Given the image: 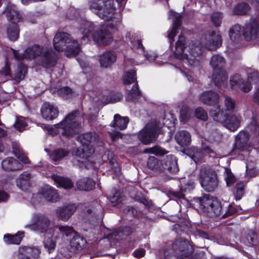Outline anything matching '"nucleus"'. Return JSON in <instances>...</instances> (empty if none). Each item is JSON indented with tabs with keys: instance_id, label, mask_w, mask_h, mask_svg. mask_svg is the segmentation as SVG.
Instances as JSON below:
<instances>
[{
	"instance_id": "nucleus-1",
	"label": "nucleus",
	"mask_w": 259,
	"mask_h": 259,
	"mask_svg": "<svg viewBox=\"0 0 259 259\" xmlns=\"http://www.w3.org/2000/svg\"><path fill=\"white\" fill-rule=\"evenodd\" d=\"M185 38L182 34L179 36V39L176 43L175 56L192 67H198L200 65L201 48H205L210 51H215L222 44L221 34L218 32L211 31L206 34L201 39L199 46L190 44L185 47Z\"/></svg>"
},
{
	"instance_id": "nucleus-2",
	"label": "nucleus",
	"mask_w": 259,
	"mask_h": 259,
	"mask_svg": "<svg viewBox=\"0 0 259 259\" xmlns=\"http://www.w3.org/2000/svg\"><path fill=\"white\" fill-rule=\"evenodd\" d=\"M123 0H94L90 3V9L106 22V27L118 30L122 22L120 7Z\"/></svg>"
},
{
	"instance_id": "nucleus-3",
	"label": "nucleus",
	"mask_w": 259,
	"mask_h": 259,
	"mask_svg": "<svg viewBox=\"0 0 259 259\" xmlns=\"http://www.w3.org/2000/svg\"><path fill=\"white\" fill-rule=\"evenodd\" d=\"M80 29L83 35L80 39L82 44H85L92 39L97 45L104 46L109 45L113 41L111 32L105 26L95 29L94 23L82 20Z\"/></svg>"
},
{
	"instance_id": "nucleus-4",
	"label": "nucleus",
	"mask_w": 259,
	"mask_h": 259,
	"mask_svg": "<svg viewBox=\"0 0 259 259\" xmlns=\"http://www.w3.org/2000/svg\"><path fill=\"white\" fill-rule=\"evenodd\" d=\"M193 250L192 246L186 239L180 238L175 241L171 248L164 252L165 259H206L205 253L201 251L191 256Z\"/></svg>"
},
{
	"instance_id": "nucleus-5",
	"label": "nucleus",
	"mask_w": 259,
	"mask_h": 259,
	"mask_svg": "<svg viewBox=\"0 0 259 259\" xmlns=\"http://www.w3.org/2000/svg\"><path fill=\"white\" fill-rule=\"evenodd\" d=\"M82 117L79 110H75L68 114L59 123L56 124L54 128L57 133L61 134L67 137L79 133Z\"/></svg>"
},
{
	"instance_id": "nucleus-6",
	"label": "nucleus",
	"mask_w": 259,
	"mask_h": 259,
	"mask_svg": "<svg viewBox=\"0 0 259 259\" xmlns=\"http://www.w3.org/2000/svg\"><path fill=\"white\" fill-rule=\"evenodd\" d=\"M54 47L58 52H65L67 56L77 55L80 50L78 41L65 32H59L53 40Z\"/></svg>"
},
{
	"instance_id": "nucleus-7",
	"label": "nucleus",
	"mask_w": 259,
	"mask_h": 259,
	"mask_svg": "<svg viewBox=\"0 0 259 259\" xmlns=\"http://www.w3.org/2000/svg\"><path fill=\"white\" fill-rule=\"evenodd\" d=\"M27 59H33L40 56L38 64L47 68L55 66L56 59L52 51H45L44 48L38 45H34L28 48L24 52Z\"/></svg>"
},
{
	"instance_id": "nucleus-8",
	"label": "nucleus",
	"mask_w": 259,
	"mask_h": 259,
	"mask_svg": "<svg viewBox=\"0 0 259 259\" xmlns=\"http://www.w3.org/2000/svg\"><path fill=\"white\" fill-rule=\"evenodd\" d=\"M199 204L205 211L213 213L215 216L222 215L224 218H227L234 213L230 208L228 211L222 208L220 202L215 198L209 195H205L199 199Z\"/></svg>"
},
{
	"instance_id": "nucleus-9",
	"label": "nucleus",
	"mask_w": 259,
	"mask_h": 259,
	"mask_svg": "<svg viewBox=\"0 0 259 259\" xmlns=\"http://www.w3.org/2000/svg\"><path fill=\"white\" fill-rule=\"evenodd\" d=\"M199 179L202 187L207 192H213L218 187L219 180L216 172L208 166H202Z\"/></svg>"
},
{
	"instance_id": "nucleus-10",
	"label": "nucleus",
	"mask_w": 259,
	"mask_h": 259,
	"mask_svg": "<svg viewBox=\"0 0 259 259\" xmlns=\"http://www.w3.org/2000/svg\"><path fill=\"white\" fill-rule=\"evenodd\" d=\"M248 72V81L245 82L238 74H235L230 78V83L232 89H235L237 87L244 92H249L252 88L251 83H256L258 81V72L249 70Z\"/></svg>"
},
{
	"instance_id": "nucleus-11",
	"label": "nucleus",
	"mask_w": 259,
	"mask_h": 259,
	"mask_svg": "<svg viewBox=\"0 0 259 259\" xmlns=\"http://www.w3.org/2000/svg\"><path fill=\"white\" fill-rule=\"evenodd\" d=\"M51 221L45 215L41 213L34 214L31 218V223L25 226V228L41 233H50L54 229L50 228Z\"/></svg>"
},
{
	"instance_id": "nucleus-12",
	"label": "nucleus",
	"mask_w": 259,
	"mask_h": 259,
	"mask_svg": "<svg viewBox=\"0 0 259 259\" xmlns=\"http://www.w3.org/2000/svg\"><path fill=\"white\" fill-rule=\"evenodd\" d=\"M80 138H82V147L76 150L75 154L80 158H87L94 152V149L90 144L97 140V136L95 133H88L83 134Z\"/></svg>"
},
{
	"instance_id": "nucleus-13",
	"label": "nucleus",
	"mask_w": 259,
	"mask_h": 259,
	"mask_svg": "<svg viewBox=\"0 0 259 259\" xmlns=\"http://www.w3.org/2000/svg\"><path fill=\"white\" fill-rule=\"evenodd\" d=\"M159 130L157 122L148 123L139 133V138L144 144H148L155 140Z\"/></svg>"
},
{
	"instance_id": "nucleus-14",
	"label": "nucleus",
	"mask_w": 259,
	"mask_h": 259,
	"mask_svg": "<svg viewBox=\"0 0 259 259\" xmlns=\"http://www.w3.org/2000/svg\"><path fill=\"white\" fill-rule=\"evenodd\" d=\"M243 34L247 40L255 39L259 37V23L255 19H251L243 27Z\"/></svg>"
},
{
	"instance_id": "nucleus-15",
	"label": "nucleus",
	"mask_w": 259,
	"mask_h": 259,
	"mask_svg": "<svg viewBox=\"0 0 259 259\" xmlns=\"http://www.w3.org/2000/svg\"><path fill=\"white\" fill-rule=\"evenodd\" d=\"M40 251L35 246H20L18 251V259H37Z\"/></svg>"
},
{
	"instance_id": "nucleus-16",
	"label": "nucleus",
	"mask_w": 259,
	"mask_h": 259,
	"mask_svg": "<svg viewBox=\"0 0 259 259\" xmlns=\"http://www.w3.org/2000/svg\"><path fill=\"white\" fill-rule=\"evenodd\" d=\"M5 13L7 20L12 24H17L23 20L21 14L15 5L9 4L6 8Z\"/></svg>"
},
{
	"instance_id": "nucleus-17",
	"label": "nucleus",
	"mask_w": 259,
	"mask_h": 259,
	"mask_svg": "<svg viewBox=\"0 0 259 259\" xmlns=\"http://www.w3.org/2000/svg\"><path fill=\"white\" fill-rule=\"evenodd\" d=\"M77 209L74 204H68L59 207L56 209V214L58 218L63 221H68Z\"/></svg>"
},
{
	"instance_id": "nucleus-18",
	"label": "nucleus",
	"mask_w": 259,
	"mask_h": 259,
	"mask_svg": "<svg viewBox=\"0 0 259 259\" xmlns=\"http://www.w3.org/2000/svg\"><path fill=\"white\" fill-rule=\"evenodd\" d=\"M248 140V134L244 131L240 132L237 136L236 143L232 152L236 154L246 150Z\"/></svg>"
},
{
	"instance_id": "nucleus-19",
	"label": "nucleus",
	"mask_w": 259,
	"mask_h": 259,
	"mask_svg": "<svg viewBox=\"0 0 259 259\" xmlns=\"http://www.w3.org/2000/svg\"><path fill=\"white\" fill-rule=\"evenodd\" d=\"M169 17L172 19V27L171 30L168 31L167 37L169 40L170 45H171L172 42L174 40V38L177 34V30L181 26V16L178 14L176 13L175 12L170 10L169 11Z\"/></svg>"
},
{
	"instance_id": "nucleus-20",
	"label": "nucleus",
	"mask_w": 259,
	"mask_h": 259,
	"mask_svg": "<svg viewBox=\"0 0 259 259\" xmlns=\"http://www.w3.org/2000/svg\"><path fill=\"white\" fill-rule=\"evenodd\" d=\"M37 196L43 197L46 201L52 202H56L59 199V195L56 190L50 186L42 188Z\"/></svg>"
},
{
	"instance_id": "nucleus-21",
	"label": "nucleus",
	"mask_w": 259,
	"mask_h": 259,
	"mask_svg": "<svg viewBox=\"0 0 259 259\" xmlns=\"http://www.w3.org/2000/svg\"><path fill=\"white\" fill-rule=\"evenodd\" d=\"M58 234L59 233L56 232L55 230H53L51 233L45 234L44 244L45 248L49 253L52 252L56 247V240L59 238Z\"/></svg>"
},
{
	"instance_id": "nucleus-22",
	"label": "nucleus",
	"mask_w": 259,
	"mask_h": 259,
	"mask_svg": "<svg viewBox=\"0 0 259 259\" xmlns=\"http://www.w3.org/2000/svg\"><path fill=\"white\" fill-rule=\"evenodd\" d=\"M241 120L240 115L234 113L227 116L226 120L224 122V124L228 130L234 132L240 126Z\"/></svg>"
},
{
	"instance_id": "nucleus-23",
	"label": "nucleus",
	"mask_w": 259,
	"mask_h": 259,
	"mask_svg": "<svg viewBox=\"0 0 259 259\" xmlns=\"http://www.w3.org/2000/svg\"><path fill=\"white\" fill-rule=\"evenodd\" d=\"M200 101L207 105L217 104L219 101V95L213 91H206L202 93L199 96Z\"/></svg>"
},
{
	"instance_id": "nucleus-24",
	"label": "nucleus",
	"mask_w": 259,
	"mask_h": 259,
	"mask_svg": "<svg viewBox=\"0 0 259 259\" xmlns=\"http://www.w3.org/2000/svg\"><path fill=\"white\" fill-rule=\"evenodd\" d=\"M42 116L47 120H53L56 118L59 114V111L56 107L53 105L45 103L41 109Z\"/></svg>"
},
{
	"instance_id": "nucleus-25",
	"label": "nucleus",
	"mask_w": 259,
	"mask_h": 259,
	"mask_svg": "<svg viewBox=\"0 0 259 259\" xmlns=\"http://www.w3.org/2000/svg\"><path fill=\"white\" fill-rule=\"evenodd\" d=\"M2 167L5 170L14 171L22 169L23 165L16 159L9 157L2 161Z\"/></svg>"
},
{
	"instance_id": "nucleus-26",
	"label": "nucleus",
	"mask_w": 259,
	"mask_h": 259,
	"mask_svg": "<svg viewBox=\"0 0 259 259\" xmlns=\"http://www.w3.org/2000/svg\"><path fill=\"white\" fill-rule=\"evenodd\" d=\"M31 178V174L28 172L24 171L17 179L16 185L22 190L27 191L30 187Z\"/></svg>"
},
{
	"instance_id": "nucleus-27",
	"label": "nucleus",
	"mask_w": 259,
	"mask_h": 259,
	"mask_svg": "<svg viewBox=\"0 0 259 259\" xmlns=\"http://www.w3.org/2000/svg\"><path fill=\"white\" fill-rule=\"evenodd\" d=\"M116 60V55L113 52L104 53L100 57V63L102 67L107 68L111 65Z\"/></svg>"
},
{
	"instance_id": "nucleus-28",
	"label": "nucleus",
	"mask_w": 259,
	"mask_h": 259,
	"mask_svg": "<svg viewBox=\"0 0 259 259\" xmlns=\"http://www.w3.org/2000/svg\"><path fill=\"white\" fill-rule=\"evenodd\" d=\"M212 78L216 86L222 87L227 82L228 76L225 70H213Z\"/></svg>"
},
{
	"instance_id": "nucleus-29",
	"label": "nucleus",
	"mask_w": 259,
	"mask_h": 259,
	"mask_svg": "<svg viewBox=\"0 0 259 259\" xmlns=\"http://www.w3.org/2000/svg\"><path fill=\"white\" fill-rule=\"evenodd\" d=\"M225 64L226 60L223 56L217 54L211 57L210 65L213 70H225Z\"/></svg>"
},
{
	"instance_id": "nucleus-30",
	"label": "nucleus",
	"mask_w": 259,
	"mask_h": 259,
	"mask_svg": "<svg viewBox=\"0 0 259 259\" xmlns=\"http://www.w3.org/2000/svg\"><path fill=\"white\" fill-rule=\"evenodd\" d=\"M163 170L167 169L172 173H176L178 171L179 167L177 161L174 156H167L163 160Z\"/></svg>"
},
{
	"instance_id": "nucleus-31",
	"label": "nucleus",
	"mask_w": 259,
	"mask_h": 259,
	"mask_svg": "<svg viewBox=\"0 0 259 259\" xmlns=\"http://www.w3.org/2000/svg\"><path fill=\"white\" fill-rule=\"evenodd\" d=\"M129 122V119L127 117H122L118 114H116L114 116V119L111 122L110 125L113 127H117L120 130L125 129Z\"/></svg>"
},
{
	"instance_id": "nucleus-32",
	"label": "nucleus",
	"mask_w": 259,
	"mask_h": 259,
	"mask_svg": "<svg viewBox=\"0 0 259 259\" xmlns=\"http://www.w3.org/2000/svg\"><path fill=\"white\" fill-rule=\"evenodd\" d=\"M12 146L13 153L22 162L25 164L29 163L28 158L25 155L18 143L13 142Z\"/></svg>"
},
{
	"instance_id": "nucleus-33",
	"label": "nucleus",
	"mask_w": 259,
	"mask_h": 259,
	"mask_svg": "<svg viewBox=\"0 0 259 259\" xmlns=\"http://www.w3.org/2000/svg\"><path fill=\"white\" fill-rule=\"evenodd\" d=\"M175 139L177 143L182 146L188 145L191 141L190 133L186 131H182L177 133Z\"/></svg>"
},
{
	"instance_id": "nucleus-34",
	"label": "nucleus",
	"mask_w": 259,
	"mask_h": 259,
	"mask_svg": "<svg viewBox=\"0 0 259 259\" xmlns=\"http://www.w3.org/2000/svg\"><path fill=\"white\" fill-rule=\"evenodd\" d=\"M76 185L80 190L90 191L95 187V182L92 179L85 178L78 180Z\"/></svg>"
},
{
	"instance_id": "nucleus-35",
	"label": "nucleus",
	"mask_w": 259,
	"mask_h": 259,
	"mask_svg": "<svg viewBox=\"0 0 259 259\" xmlns=\"http://www.w3.org/2000/svg\"><path fill=\"white\" fill-rule=\"evenodd\" d=\"M147 166L154 171L160 172L163 170L164 165L163 162L159 160L158 158L154 156H150L148 159Z\"/></svg>"
},
{
	"instance_id": "nucleus-36",
	"label": "nucleus",
	"mask_w": 259,
	"mask_h": 259,
	"mask_svg": "<svg viewBox=\"0 0 259 259\" xmlns=\"http://www.w3.org/2000/svg\"><path fill=\"white\" fill-rule=\"evenodd\" d=\"M209 114L214 120L222 123H224L226 120L227 117V114L224 113V111L221 109L219 106L211 110Z\"/></svg>"
},
{
	"instance_id": "nucleus-37",
	"label": "nucleus",
	"mask_w": 259,
	"mask_h": 259,
	"mask_svg": "<svg viewBox=\"0 0 259 259\" xmlns=\"http://www.w3.org/2000/svg\"><path fill=\"white\" fill-rule=\"evenodd\" d=\"M52 179L59 187H62L64 189H70L73 186V183L68 178L61 177L57 175H53Z\"/></svg>"
},
{
	"instance_id": "nucleus-38",
	"label": "nucleus",
	"mask_w": 259,
	"mask_h": 259,
	"mask_svg": "<svg viewBox=\"0 0 259 259\" xmlns=\"http://www.w3.org/2000/svg\"><path fill=\"white\" fill-rule=\"evenodd\" d=\"M249 5L245 3H242L235 6L233 10V14L234 15H243L247 14L250 11Z\"/></svg>"
},
{
	"instance_id": "nucleus-39",
	"label": "nucleus",
	"mask_w": 259,
	"mask_h": 259,
	"mask_svg": "<svg viewBox=\"0 0 259 259\" xmlns=\"http://www.w3.org/2000/svg\"><path fill=\"white\" fill-rule=\"evenodd\" d=\"M70 241V246L74 249H79L84 247L86 243L85 240L82 237L74 235Z\"/></svg>"
},
{
	"instance_id": "nucleus-40",
	"label": "nucleus",
	"mask_w": 259,
	"mask_h": 259,
	"mask_svg": "<svg viewBox=\"0 0 259 259\" xmlns=\"http://www.w3.org/2000/svg\"><path fill=\"white\" fill-rule=\"evenodd\" d=\"M19 28L17 24H12L7 29V35L10 40H16L19 35Z\"/></svg>"
},
{
	"instance_id": "nucleus-41",
	"label": "nucleus",
	"mask_w": 259,
	"mask_h": 259,
	"mask_svg": "<svg viewBox=\"0 0 259 259\" xmlns=\"http://www.w3.org/2000/svg\"><path fill=\"white\" fill-rule=\"evenodd\" d=\"M56 228L58 229L59 234L60 233L63 236L71 237L76 234V232L71 226L58 225Z\"/></svg>"
},
{
	"instance_id": "nucleus-42",
	"label": "nucleus",
	"mask_w": 259,
	"mask_h": 259,
	"mask_svg": "<svg viewBox=\"0 0 259 259\" xmlns=\"http://www.w3.org/2000/svg\"><path fill=\"white\" fill-rule=\"evenodd\" d=\"M243 33V28L238 24L233 26L229 31V36L233 41L237 40Z\"/></svg>"
},
{
	"instance_id": "nucleus-43",
	"label": "nucleus",
	"mask_w": 259,
	"mask_h": 259,
	"mask_svg": "<svg viewBox=\"0 0 259 259\" xmlns=\"http://www.w3.org/2000/svg\"><path fill=\"white\" fill-rule=\"evenodd\" d=\"M68 151L62 149H58L54 150L50 155V157L52 160L57 161L60 160L64 157L68 155Z\"/></svg>"
},
{
	"instance_id": "nucleus-44",
	"label": "nucleus",
	"mask_w": 259,
	"mask_h": 259,
	"mask_svg": "<svg viewBox=\"0 0 259 259\" xmlns=\"http://www.w3.org/2000/svg\"><path fill=\"white\" fill-rule=\"evenodd\" d=\"M141 96V93L139 90L137 84H135L133 85L131 90L129 91V93L126 96V100L131 101L134 99H137L140 98Z\"/></svg>"
},
{
	"instance_id": "nucleus-45",
	"label": "nucleus",
	"mask_w": 259,
	"mask_h": 259,
	"mask_svg": "<svg viewBox=\"0 0 259 259\" xmlns=\"http://www.w3.org/2000/svg\"><path fill=\"white\" fill-rule=\"evenodd\" d=\"M22 239V237L18 234L11 235L10 234H6L4 235V241L8 244H19Z\"/></svg>"
},
{
	"instance_id": "nucleus-46",
	"label": "nucleus",
	"mask_w": 259,
	"mask_h": 259,
	"mask_svg": "<svg viewBox=\"0 0 259 259\" xmlns=\"http://www.w3.org/2000/svg\"><path fill=\"white\" fill-rule=\"evenodd\" d=\"M191 111L189 107L186 105L182 107L180 111V119L181 121L187 122L191 117Z\"/></svg>"
},
{
	"instance_id": "nucleus-47",
	"label": "nucleus",
	"mask_w": 259,
	"mask_h": 259,
	"mask_svg": "<svg viewBox=\"0 0 259 259\" xmlns=\"http://www.w3.org/2000/svg\"><path fill=\"white\" fill-rule=\"evenodd\" d=\"M194 115L197 118L203 121H206L208 119L207 113L201 107L197 108L195 110Z\"/></svg>"
},
{
	"instance_id": "nucleus-48",
	"label": "nucleus",
	"mask_w": 259,
	"mask_h": 259,
	"mask_svg": "<svg viewBox=\"0 0 259 259\" xmlns=\"http://www.w3.org/2000/svg\"><path fill=\"white\" fill-rule=\"evenodd\" d=\"M144 153L154 154L156 155H163L165 154V151L164 149L158 146H155L152 148L145 149Z\"/></svg>"
},
{
	"instance_id": "nucleus-49",
	"label": "nucleus",
	"mask_w": 259,
	"mask_h": 259,
	"mask_svg": "<svg viewBox=\"0 0 259 259\" xmlns=\"http://www.w3.org/2000/svg\"><path fill=\"white\" fill-rule=\"evenodd\" d=\"M226 111H233L235 107V101L229 97H226L224 101Z\"/></svg>"
},
{
	"instance_id": "nucleus-50",
	"label": "nucleus",
	"mask_w": 259,
	"mask_h": 259,
	"mask_svg": "<svg viewBox=\"0 0 259 259\" xmlns=\"http://www.w3.org/2000/svg\"><path fill=\"white\" fill-rule=\"evenodd\" d=\"M246 239L250 245H255L258 243V236L257 234L253 231H249Z\"/></svg>"
},
{
	"instance_id": "nucleus-51",
	"label": "nucleus",
	"mask_w": 259,
	"mask_h": 259,
	"mask_svg": "<svg viewBox=\"0 0 259 259\" xmlns=\"http://www.w3.org/2000/svg\"><path fill=\"white\" fill-rule=\"evenodd\" d=\"M136 79V72L134 70L127 72L124 76V83L129 84Z\"/></svg>"
},
{
	"instance_id": "nucleus-52",
	"label": "nucleus",
	"mask_w": 259,
	"mask_h": 259,
	"mask_svg": "<svg viewBox=\"0 0 259 259\" xmlns=\"http://www.w3.org/2000/svg\"><path fill=\"white\" fill-rule=\"evenodd\" d=\"M27 125L26 121L22 117L17 118L14 125L15 128L20 132L25 130Z\"/></svg>"
},
{
	"instance_id": "nucleus-53",
	"label": "nucleus",
	"mask_w": 259,
	"mask_h": 259,
	"mask_svg": "<svg viewBox=\"0 0 259 259\" xmlns=\"http://www.w3.org/2000/svg\"><path fill=\"white\" fill-rule=\"evenodd\" d=\"M123 200V198L118 191L115 192L110 197V201L113 205L115 206Z\"/></svg>"
},
{
	"instance_id": "nucleus-54",
	"label": "nucleus",
	"mask_w": 259,
	"mask_h": 259,
	"mask_svg": "<svg viewBox=\"0 0 259 259\" xmlns=\"http://www.w3.org/2000/svg\"><path fill=\"white\" fill-rule=\"evenodd\" d=\"M123 213L126 217L127 219L130 220L137 214V211L132 206H126L123 210Z\"/></svg>"
},
{
	"instance_id": "nucleus-55",
	"label": "nucleus",
	"mask_w": 259,
	"mask_h": 259,
	"mask_svg": "<svg viewBox=\"0 0 259 259\" xmlns=\"http://www.w3.org/2000/svg\"><path fill=\"white\" fill-rule=\"evenodd\" d=\"M211 21L216 26H220L223 18V14L221 13L215 12L211 15Z\"/></svg>"
},
{
	"instance_id": "nucleus-56",
	"label": "nucleus",
	"mask_w": 259,
	"mask_h": 259,
	"mask_svg": "<svg viewBox=\"0 0 259 259\" xmlns=\"http://www.w3.org/2000/svg\"><path fill=\"white\" fill-rule=\"evenodd\" d=\"M245 185L243 183H238L236 185V195L235 198L236 200H240L244 194V188Z\"/></svg>"
},
{
	"instance_id": "nucleus-57",
	"label": "nucleus",
	"mask_w": 259,
	"mask_h": 259,
	"mask_svg": "<svg viewBox=\"0 0 259 259\" xmlns=\"http://www.w3.org/2000/svg\"><path fill=\"white\" fill-rule=\"evenodd\" d=\"M225 171L226 174L225 180L227 185L230 186L235 182V178L230 169L226 168Z\"/></svg>"
},
{
	"instance_id": "nucleus-58",
	"label": "nucleus",
	"mask_w": 259,
	"mask_h": 259,
	"mask_svg": "<svg viewBox=\"0 0 259 259\" xmlns=\"http://www.w3.org/2000/svg\"><path fill=\"white\" fill-rule=\"evenodd\" d=\"M194 153L190 154V156L193 159L195 163H197L202 157L203 153L198 149H194Z\"/></svg>"
},
{
	"instance_id": "nucleus-59",
	"label": "nucleus",
	"mask_w": 259,
	"mask_h": 259,
	"mask_svg": "<svg viewBox=\"0 0 259 259\" xmlns=\"http://www.w3.org/2000/svg\"><path fill=\"white\" fill-rule=\"evenodd\" d=\"M58 94L63 97L69 96L72 94V90L68 87L61 88L58 91Z\"/></svg>"
},
{
	"instance_id": "nucleus-60",
	"label": "nucleus",
	"mask_w": 259,
	"mask_h": 259,
	"mask_svg": "<svg viewBox=\"0 0 259 259\" xmlns=\"http://www.w3.org/2000/svg\"><path fill=\"white\" fill-rule=\"evenodd\" d=\"M109 163L111 166V168L114 169L115 171L116 172H119V168L118 166V164L116 163H115V160L113 157H112V158L110 159L109 158Z\"/></svg>"
},
{
	"instance_id": "nucleus-61",
	"label": "nucleus",
	"mask_w": 259,
	"mask_h": 259,
	"mask_svg": "<svg viewBox=\"0 0 259 259\" xmlns=\"http://www.w3.org/2000/svg\"><path fill=\"white\" fill-rule=\"evenodd\" d=\"M145 251L144 249H139L135 250L133 252V255L135 257L140 258V257H143L145 255Z\"/></svg>"
},
{
	"instance_id": "nucleus-62",
	"label": "nucleus",
	"mask_w": 259,
	"mask_h": 259,
	"mask_svg": "<svg viewBox=\"0 0 259 259\" xmlns=\"http://www.w3.org/2000/svg\"><path fill=\"white\" fill-rule=\"evenodd\" d=\"M108 238L109 240H117L119 239L120 236H119V233L118 231H115L113 232L112 234H110L108 236Z\"/></svg>"
},
{
	"instance_id": "nucleus-63",
	"label": "nucleus",
	"mask_w": 259,
	"mask_h": 259,
	"mask_svg": "<svg viewBox=\"0 0 259 259\" xmlns=\"http://www.w3.org/2000/svg\"><path fill=\"white\" fill-rule=\"evenodd\" d=\"M24 74L21 71L16 74L15 76V80L17 82H19L21 80L24 78Z\"/></svg>"
},
{
	"instance_id": "nucleus-64",
	"label": "nucleus",
	"mask_w": 259,
	"mask_h": 259,
	"mask_svg": "<svg viewBox=\"0 0 259 259\" xmlns=\"http://www.w3.org/2000/svg\"><path fill=\"white\" fill-rule=\"evenodd\" d=\"M253 100L254 103L259 104V87L256 89L254 93Z\"/></svg>"
}]
</instances>
